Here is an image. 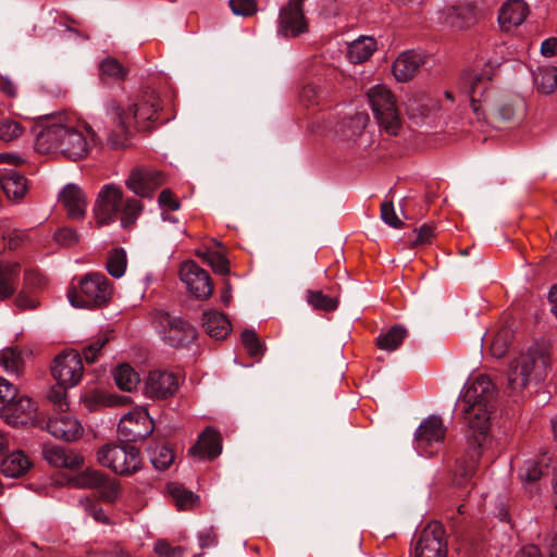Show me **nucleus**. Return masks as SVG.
<instances>
[{
    "mask_svg": "<svg viewBox=\"0 0 557 557\" xmlns=\"http://www.w3.org/2000/svg\"><path fill=\"white\" fill-rule=\"evenodd\" d=\"M495 403V386L487 375L480 374L467 381L459 405L469 425L468 448L457 460L455 483H466L475 472L490 431L491 413Z\"/></svg>",
    "mask_w": 557,
    "mask_h": 557,
    "instance_id": "1",
    "label": "nucleus"
},
{
    "mask_svg": "<svg viewBox=\"0 0 557 557\" xmlns=\"http://www.w3.org/2000/svg\"><path fill=\"white\" fill-rule=\"evenodd\" d=\"M98 143L96 132L86 122L63 112L46 115L36 136L39 152H57L72 161L85 159Z\"/></svg>",
    "mask_w": 557,
    "mask_h": 557,
    "instance_id": "2",
    "label": "nucleus"
},
{
    "mask_svg": "<svg viewBox=\"0 0 557 557\" xmlns=\"http://www.w3.org/2000/svg\"><path fill=\"white\" fill-rule=\"evenodd\" d=\"M461 87L469 94L479 122L518 123L525 115V101L518 96L502 95L491 84V74L468 73L462 77Z\"/></svg>",
    "mask_w": 557,
    "mask_h": 557,
    "instance_id": "3",
    "label": "nucleus"
},
{
    "mask_svg": "<svg viewBox=\"0 0 557 557\" xmlns=\"http://www.w3.org/2000/svg\"><path fill=\"white\" fill-rule=\"evenodd\" d=\"M161 106L159 95L148 91L137 98L127 109L115 100L106 103V112L116 125V131L109 134L107 143L110 148L117 149L125 145L134 129L149 131L158 120Z\"/></svg>",
    "mask_w": 557,
    "mask_h": 557,
    "instance_id": "4",
    "label": "nucleus"
},
{
    "mask_svg": "<svg viewBox=\"0 0 557 557\" xmlns=\"http://www.w3.org/2000/svg\"><path fill=\"white\" fill-rule=\"evenodd\" d=\"M140 200L123 197V190L115 184L103 185L92 209L98 225H109L120 220L122 227L133 225L143 212Z\"/></svg>",
    "mask_w": 557,
    "mask_h": 557,
    "instance_id": "5",
    "label": "nucleus"
},
{
    "mask_svg": "<svg viewBox=\"0 0 557 557\" xmlns=\"http://www.w3.org/2000/svg\"><path fill=\"white\" fill-rule=\"evenodd\" d=\"M550 367V357L539 348H531L515 357L508 366L507 385L513 394L521 393L532 380H541Z\"/></svg>",
    "mask_w": 557,
    "mask_h": 557,
    "instance_id": "6",
    "label": "nucleus"
},
{
    "mask_svg": "<svg viewBox=\"0 0 557 557\" xmlns=\"http://www.w3.org/2000/svg\"><path fill=\"white\" fill-rule=\"evenodd\" d=\"M112 287L108 277L102 273H87L78 283L67 292L70 304L74 308L94 309L109 302Z\"/></svg>",
    "mask_w": 557,
    "mask_h": 557,
    "instance_id": "7",
    "label": "nucleus"
},
{
    "mask_svg": "<svg viewBox=\"0 0 557 557\" xmlns=\"http://www.w3.org/2000/svg\"><path fill=\"white\" fill-rule=\"evenodd\" d=\"M368 98L381 129L388 136H396L401 121L391 91L383 85H375L369 89Z\"/></svg>",
    "mask_w": 557,
    "mask_h": 557,
    "instance_id": "8",
    "label": "nucleus"
},
{
    "mask_svg": "<svg viewBox=\"0 0 557 557\" xmlns=\"http://www.w3.org/2000/svg\"><path fill=\"white\" fill-rule=\"evenodd\" d=\"M98 462L120 475H129L141 465L139 450L132 445L107 444L97 451Z\"/></svg>",
    "mask_w": 557,
    "mask_h": 557,
    "instance_id": "9",
    "label": "nucleus"
},
{
    "mask_svg": "<svg viewBox=\"0 0 557 557\" xmlns=\"http://www.w3.org/2000/svg\"><path fill=\"white\" fill-rule=\"evenodd\" d=\"M154 323L159 336L169 346L185 347L197 337L196 329L180 315L161 311L156 314Z\"/></svg>",
    "mask_w": 557,
    "mask_h": 557,
    "instance_id": "10",
    "label": "nucleus"
},
{
    "mask_svg": "<svg viewBox=\"0 0 557 557\" xmlns=\"http://www.w3.org/2000/svg\"><path fill=\"white\" fill-rule=\"evenodd\" d=\"M84 374L82 355L76 350H64L52 361L51 375L64 388L76 386Z\"/></svg>",
    "mask_w": 557,
    "mask_h": 557,
    "instance_id": "11",
    "label": "nucleus"
},
{
    "mask_svg": "<svg viewBox=\"0 0 557 557\" xmlns=\"http://www.w3.org/2000/svg\"><path fill=\"white\" fill-rule=\"evenodd\" d=\"M153 422L144 407H137L125 413L119 422L117 434L125 442H137L149 436Z\"/></svg>",
    "mask_w": 557,
    "mask_h": 557,
    "instance_id": "12",
    "label": "nucleus"
},
{
    "mask_svg": "<svg viewBox=\"0 0 557 557\" xmlns=\"http://www.w3.org/2000/svg\"><path fill=\"white\" fill-rule=\"evenodd\" d=\"M446 429L437 416L425 419L416 431V446L421 455L432 456L436 453L445 437Z\"/></svg>",
    "mask_w": 557,
    "mask_h": 557,
    "instance_id": "13",
    "label": "nucleus"
},
{
    "mask_svg": "<svg viewBox=\"0 0 557 557\" xmlns=\"http://www.w3.org/2000/svg\"><path fill=\"white\" fill-rule=\"evenodd\" d=\"M305 0H288L278 14L277 33L284 37H297L308 32V21L304 13Z\"/></svg>",
    "mask_w": 557,
    "mask_h": 557,
    "instance_id": "14",
    "label": "nucleus"
},
{
    "mask_svg": "<svg viewBox=\"0 0 557 557\" xmlns=\"http://www.w3.org/2000/svg\"><path fill=\"white\" fill-rule=\"evenodd\" d=\"M447 545L443 525L433 521L422 530L416 546V557H446Z\"/></svg>",
    "mask_w": 557,
    "mask_h": 557,
    "instance_id": "15",
    "label": "nucleus"
},
{
    "mask_svg": "<svg viewBox=\"0 0 557 557\" xmlns=\"http://www.w3.org/2000/svg\"><path fill=\"white\" fill-rule=\"evenodd\" d=\"M180 277L190 294L205 300L212 295L213 286L207 271L194 261H186L181 265Z\"/></svg>",
    "mask_w": 557,
    "mask_h": 557,
    "instance_id": "16",
    "label": "nucleus"
},
{
    "mask_svg": "<svg viewBox=\"0 0 557 557\" xmlns=\"http://www.w3.org/2000/svg\"><path fill=\"white\" fill-rule=\"evenodd\" d=\"M180 386V377L173 372L164 370L150 371L144 387L147 397L164 399L173 396Z\"/></svg>",
    "mask_w": 557,
    "mask_h": 557,
    "instance_id": "17",
    "label": "nucleus"
},
{
    "mask_svg": "<svg viewBox=\"0 0 557 557\" xmlns=\"http://www.w3.org/2000/svg\"><path fill=\"white\" fill-rule=\"evenodd\" d=\"M127 188L140 197H151L154 190L163 184L161 172L146 166L132 170L125 182Z\"/></svg>",
    "mask_w": 557,
    "mask_h": 557,
    "instance_id": "18",
    "label": "nucleus"
},
{
    "mask_svg": "<svg viewBox=\"0 0 557 557\" xmlns=\"http://www.w3.org/2000/svg\"><path fill=\"white\" fill-rule=\"evenodd\" d=\"M34 410L35 404L29 397L16 395L0 409V416L7 423L18 425L26 423Z\"/></svg>",
    "mask_w": 557,
    "mask_h": 557,
    "instance_id": "19",
    "label": "nucleus"
},
{
    "mask_svg": "<svg viewBox=\"0 0 557 557\" xmlns=\"http://www.w3.org/2000/svg\"><path fill=\"white\" fill-rule=\"evenodd\" d=\"M59 201L62 203L71 219L79 220L85 216L87 198L77 185H65L59 194Z\"/></svg>",
    "mask_w": 557,
    "mask_h": 557,
    "instance_id": "20",
    "label": "nucleus"
},
{
    "mask_svg": "<svg viewBox=\"0 0 557 557\" xmlns=\"http://www.w3.org/2000/svg\"><path fill=\"white\" fill-rule=\"evenodd\" d=\"M47 430L55 438L66 442L77 440L83 432L78 420L64 412L58 417L50 418L47 422Z\"/></svg>",
    "mask_w": 557,
    "mask_h": 557,
    "instance_id": "21",
    "label": "nucleus"
},
{
    "mask_svg": "<svg viewBox=\"0 0 557 557\" xmlns=\"http://www.w3.org/2000/svg\"><path fill=\"white\" fill-rule=\"evenodd\" d=\"M42 454L47 462L55 468L77 469L84 463L79 454L59 445H46Z\"/></svg>",
    "mask_w": 557,
    "mask_h": 557,
    "instance_id": "22",
    "label": "nucleus"
},
{
    "mask_svg": "<svg viewBox=\"0 0 557 557\" xmlns=\"http://www.w3.org/2000/svg\"><path fill=\"white\" fill-rule=\"evenodd\" d=\"M424 63V55L418 51H405L393 63V73L397 81L406 82L413 77Z\"/></svg>",
    "mask_w": 557,
    "mask_h": 557,
    "instance_id": "23",
    "label": "nucleus"
},
{
    "mask_svg": "<svg viewBox=\"0 0 557 557\" xmlns=\"http://www.w3.org/2000/svg\"><path fill=\"white\" fill-rule=\"evenodd\" d=\"M528 5L523 0H508L498 14V22L503 29L510 30L523 23L528 15Z\"/></svg>",
    "mask_w": 557,
    "mask_h": 557,
    "instance_id": "24",
    "label": "nucleus"
},
{
    "mask_svg": "<svg viewBox=\"0 0 557 557\" xmlns=\"http://www.w3.org/2000/svg\"><path fill=\"white\" fill-rule=\"evenodd\" d=\"M222 451L220 434L207 428L198 437L197 443L189 449V454L200 458L213 459Z\"/></svg>",
    "mask_w": 557,
    "mask_h": 557,
    "instance_id": "25",
    "label": "nucleus"
},
{
    "mask_svg": "<svg viewBox=\"0 0 557 557\" xmlns=\"http://www.w3.org/2000/svg\"><path fill=\"white\" fill-rule=\"evenodd\" d=\"M434 20L454 28H463L472 20V10L466 4L446 5L436 11Z\"/></svg>",
    "mask_w": 557,
    "mask_h": 557,
    "instance_id": "26",
    "label": "nucleus"
},
{
    "mask_svg": "<svg viewBox=\"0 0 557 557\" xmlns=\"http://www.w3.org/2000/svg\"><path fill=\"white\" fill-rule=\"evenodd\" d=\"M33 467L29 456L23 450H15L7 455L0 465L1 472L7 478H21Z\"/></svg>",
    "mask_w": 557,
    "mask_h": 557,
    "instance_id": "27",
    "label": "nucleus"
},
{
    "mask_svg": "<svg viewBox=\"0 0 557 557\" xmlns=\"http://www.w3.org/2000/svg\"><path fill=\"white\" fill-rule=\"evenodd\" d=\"M202 326L210 337L218 341L224 339L231 332V322L227 317L216 310L203 312Z\"/></svg>",
    "mask_w": 557,
    "mask_h": 557,
    "instance_id": "28",
    "label": "nucleus"
},
{
    "mask_svg": "<svg viewBox=\"0 0 557 557\" xmlns=\"http://www.w3.org/2000/svg\"><path fill=\"white\" fill-rule=\"evenodd\" d=\"M0 185L8 198L15 201L21 200L27 191L26 178L14 170L1 174Z\"/></svg>",
    "mask_w": 557,
    "mask_h": 557,
    "instance_id": "29",
    "label": "nucleus"
},
{
    "mask_svg": "<svg viewBox=\"0 0 557 557\" xmlns=\"http://www.w3.org/2000/svg\"><path fill=\"white\" fill-rule=\"evenodd\" d=\"M549 461L550 458L546 454L524 460L523 465L519 469V475L522 483L527 485L540 480L544 474V470L547 469Z\"/></svg>",
    "mask_w": 557,
    "mask_h": 557,
    "instance_id": "30",
    "label": "nucleus"
},
{
    "mask_svg": "<svg viewBox=\"0 0 557 557\" xmlns=\"http://www.w3.org/2000/svg\"><path fill=\"white\" fill-rule=\"evenodd\" d=\"M376 50V41L372 37H360L348 45L347 58L358 64L367 61Z\"/></svg>",
    "mask_w": 557,
    "mask_h": 557,
    "instance_id": "31",
    "label": "nucleus"
},
{
    "mask_svg": "<svg viewBox=\"0 0 557 557\" xmlns=\"http://www.w3.org/2000/svg\"><path fill=\"white\" fill-rule=\"evenodd\" d=\"M18 274L20 265L16 262H0V298L14 293Z\"/></svg>",
    "mask_w": 557,
    "mask_h": 557,
    "instance_id": "32",
    "label": "nucleus"
},
{
    "mask_svg": "<svg viewBox=\"0 0 557 557\" xmlns=\"http://www.w3.org/2000/svg\"><path fill=\"white\" fill-rule=\"evenodd\" d=\"M533 78L537 90L549 95L557 87V67L539 66L536 72L533 73Z\"/></svg>",
    "mask_w": 557,
    "mask_h": 557,
    "instance_id": "33",
    "label": "nucleus"
},
{
    "mask_svg": "<svg viewBox=\"0 0 557 557\" xmlns=\"http://www.w3.org/2000/svg\"><path fill=\"white\" fill-rule=\"evenodd\" d=\"M168 492L180 510L191 509L198 505L199 497L178 483H169Z\"/></svg>",
    "mask_w": 557,
    "mask_h": 557,
    "instance_id": "34",
    "label": "nucleus"
},
{
    "mask_svg": "<svg viewBox=\"0 0 557 557\" xmlns=\"http://www.w3.org/2000/svg\"><path fill=\"white\" fill-rule=\"evenodd\" d=\"M407 330L400 325H394L377 337V346L387 351L396 350L407 336Z\"/></svg>",
    "mask_w": 557,
    "mask_h": 557,
    "instance_id": "35",
    "label": "nucleus"
},
{
    "mask_svg": "<svg viewBox=\"0 0 557 557\" xmlns=\"http://www.w3.org/2000/svg\"><path fill=\"white\" fill-rule=\"evenodd\" d=\"M113 376L117 387L123 391L132 392L139 383V375L126 363L117 366L113 372Z\"/></svg>",
    "mask_w": 557,
    "mask_h": 557,
    "instance_id": "36",
    "label": "nucleus"
},
{
    "mask_svg": "<svg viewBox=\"0 0 557 557\" xmlns=\"http://www.w3.org/2000/svg\"><path fill=\"white\" fill-rule=\"evenodd\" d=\"M512 332L508 326L502 327L496 334L493 335L490 351L493 357L502 358L508 351L511 339Z\"/></svg>",
    "mask_w": 557,
    "mask_h": 557,
    "instance_id": "37",
    "label": "nucleus"
},
{
    "mask_svg": "<svg viewBox=\"0 0 557 557\" xmlns=\"http://www.w3.org/2000/svg\"><path fill=\"white\" fill-rule=\"evenodd\" d=\"M127 267L126 252L122 248H114L109 252L107 260V270L109 274L115 278L124 275Z\"/></svg>",
    "mask_w": 557,
    "mask_h": 557,
    "instance_id": "38",
    "label": "nucleus"
},
{
    "mask_svg": "<svg viewBox=\"0 0 557 557\" xmlns=\"http://www.w3.org/2000/svg\"><path fill=\"white\" fill-rule=\"evenodd\" d=\"M103 473L95 469H86L73 476L70 483L81 488H98L102 482Z\"/></svg>",
    "mask_w": 557,
    "mask_h": 557,
    "instance_id": "39",
    "label": "nucleus"
},
{
    "mask_svg": "<svg viewBox=\"0 0 557 557\" xmlns=\"http://www.w3.org/2000/svg\"><path fill=\"white\" fill-rule=\"evenodd\" d=\"M149 456L154 468L159 470L166 469L174 461L173 451L164 445H159L153 448H150Z\"/></svg>",
    "mask_w": 557,
    "mask_h": 557,
    "instance_id": "40",
    "label": "nucleus"
},
{
    "mask_svg": "<svg viewBox=\"0 0 557 557\" xmlns=\"http://www.w3.org/2000/svg\"><path fill=\"white\" fill-rule=\"evenodd\" d=\"M0 367L9 373L18 374L22 367L21 354L14 348L0 350Z\"/></svg>",
    "mask_w": 557,
    "mask_h": 557,
    "instance_id": "41",
    "label": "nucleus"
},
{
    "mask_svg": "<svg viewBox=\"0 0 557 557\" xmlns=\"http://www.w3.org/2000/svg\"><path fill=\"white\" fill-rule=\"evenodd\" d=\"M307 301L314 309H321L325 311L334 310L337 307V300L324 295L322 292L309 290L307 293Z\"/></svg>",
    "mask_w": 557,
    "mask_h": 557,
    "instance_id": "42",
    "label": "nucleus"
},
{
    "mask_svg": "<svg viewBox=\"0 0 557 557\" xmlns=\"http://www.w3.org/2000/svg\"><path fill=\"white\" fill-rule=\"evenodd\" d=\"M97 490H99L101 498L108 503L115 502L121 495L119 482L106 475H103L102 482L99 484Z\"/></svg>",
    "mask_w": 557,
    "mask_h": 557,
    "instance_id": "43",
    "label": "nucleus"
},
{
    "mask_svg": "<svg viewBox=\"0 0 557 557\" xmlns=\"http://www.w3.org/2000/svg\"><path fill=\"white\" fill-rule=\"evenodd\" d=\"M202 259L213 269L215 273L225 275L230 272L228 261L220 252H205L202 253Z\"/></svg>",
    "mask_w": 557,
    "mask_h": 557,
    "instance_id": "44",
    "label": "nucleus"
},
{
    "mask_svg": "<svg viewBox=\"0 0 557 557\" xmlns=\"http://www.w3.org/2000/svg\"><path fill=\"white\" fill-rule=\"evenodd\" d=\"M24 128L15 121L5 119L0 122V139L12 141L23 134Z\"/></svg>",
    "mask_w": 557,
    "mask_h": 557,
    "instance_id": "45",
    "label": "nucleus"
},
{
    "mask_svg": "<svg viewBox=\"0 0 557 557\" xmlns=\"http://www.w3.org/2000/svg\"><path fill=\"white\" fill-rule=\"evenodd\" d=\"M109 341H110V336L108 334H104V335H100L94 342H91L89 345H87L83 349V356H84L85 360L88 363L94 362L97 359L100 351L102 350V348L107 345V343Z\"/></svg>",
    "mask_w": 557,
    "mask_h": 557,
    "instance_id": "46",
    "label": "nucleus"
},
{
    "mask_svg": "<svg viewBox=\"0 0 557 557\" xmlns=\"http://www.w3.org/2000/svg\"><path fill=\"white\" fill-rule=\"evenodd\" d=\"M100 73L101 76L123 78L125 75V70L115 59L107 58L100 63Z\"/></svg>",
    "mask_w": 557,
    "mask_h": 557,
    "instance_id": "47",
    "label": "nucleus"
},
{
    "mask_svg": "<svg viewBox=\"0 0 557 557\" xmlns=\"http://www.w3.org/2000/svg\"><path fill=\"white\" fill-rule=\"evenodd\" d=\"M230 7L235 15L244 17L255 14L258 10L255 0H230Z\"/></svg>",
    "mask_w": 557,
    "mask_h": 557,
    "instance_id": "48",
    "label": "nucleus"
},
{
    "mask_svg": "<svg viewBox=\"0 0 557 557\" xmlns=\"http://www.w3.org/2000/svg\"><path fill=\"white\" fill-rule=\"evenodd\" d=\"M242 342L250 356L256 357L262 354V345L253 331L245 330L242 333Z\"/></svg>",
    "mask_w": 557,
    "mask_h": 557,
    "instance_id": "49",
    "label": "nucleus"
},
{
    "mask_svg": "<svg viewBox=\"0 0 557 557\" xmlns=\"http://www.w3.org/2000/svg\"><path fill=\"white\" fill-rule=\"evenodd\" d=\"M381 219L384 223L394 228H400L403 226L401 220L395 212V207L392 201H384L381 205Z\"/></svg>",
    "mask_w": 557,
    "mask_h": 557,
    "instance_id": "50",
    "label": "nucleus"
},
{
    "mask_svg": "<svg viewBox=\"0 0 557 557\" xmlns=\"http://www.w3.org/2000/svg\"><path fill=\"white\" fill-rule=\"evenodd\" d=\"M154 553L159 557H184V548L181 546H171L164 540H158L154 544Z\"/></svg>",
    "mask_w": 557,
    "mask_h": 557,
    "instance_id": "51",
    "label": "nucleus"
},
{
    "mask_svg": "<svg viewBox=\"0 0 557 557\" xmlns=\"http://www.w3.org/2000/svg\"><path fill=\"white\" fill-rule=\"evenodd\" d=\"M66 389L67 388L58 385V387L52 388L49 393L50 401L55 406L60 413H63L69 409Z\"/></svg>",
    "mask_w": 557,
    "mask_h": 557,
    "instance_id": "52",
    "label": "nucleus"
},
{
    "mask_svg": "<svg viewBox=\"0 0 557 557\" xmlns=\"http://www.w3.org/2000/svg\"><path fill=\"white\" fill-rule=\"evenodd\" d=\"M46 284H47V280L44 276V274H41L40 272L28 271L25 273V285L28 289H30V290L40 289L44 286H46Z\"/></svg>",
    "mask_w": 557,
    "mask_h": 557,
    "instance_id": "53",
    "label": "nucleus"
},
{
    "mask_svg": "<svg viewBox=\"0 0 557 557\" xmlns=\"http://www.w3.org/2000/svg\"><path fill=\"white\" fill-rule=\"evenodd\" d=\"M55 240L63 246H71L78 239L76 231L67 227L60 228L55 235Z\"/></svg>",
    "mask_w": 557,
    "mask_h": 557,
    "instance_id": "54",
    "label": "nucleus"
},
{
    "mask_svg": "<svg viewBox=\"0 0 557 557\" xmlns=\"http://www.w3.org/2000/svg\"><path fill=\"white\" fill-rule=\"evenodd\" d=\"M159 206L162 210H177L180 208L178 201L174 198L169 189H163L159 195Z\"/></svg>",
    "mask_w": 557,
    "mask_h": 557,
    "instance_id": "55",
    "label": "nucleus"
},
{
    "mask_svg": "<svg viewBox=\"0 0 557 557\" xmlns=\"http://www.w3.org/2000/svg\"><path fill=\"white\" fill-rule=\"evenodd\" d=\"M0 91L8 97L15 98L18 94V88L16 83L10 76L2 75L0 77Z\"/></svg>",
    "mask_w": 557,
    "mask_h": 557,
    "instance_id": "56",
    "label": "nucleus"
},
{
    "mask_svg": "<svg viewBox=\"0 0 557 557\" xmlns=\"http://www.w3.org/2000/svg\"><path fill=\"white\" fill-rule=\"evenodd\" d=\"M16 388L8 380L0 377V400L9 401L16 397Z\"/></svg>",
    "mask_w": 557,
    "mask_h": 557,
    "instance_id": "57",
    "label": "nucleus"
},
{
    "mask_svg": "<svg viewBox=\"0 0 557 557\" xmlns=\"http://www.w3.org/2000/svg\"><path fill=\"white\" fill-rule=\"evenodd\" d=\"M82 505L85 506V510L96 520V521H99V522H106L107 521V517L104 515V511L103 509L98 506L97 504L95 503H91L89 500H82L81 502Z\"/></svg>",
    "mask_w": 557,
    "mask_h": 557,
    "instance_id": "58",
    "label": "nucleus"
},
{
    "mask_svg": "<svg viewBox=\"0 0 557 557\" xmlns=\"http://www.w3.org/2000/svg\"><path fill=\"white\" fill-rule=\"evenodd\" d=\"M416 238L413 240L414 245H424L431 242L433 237V230L429 225H423L418 230H414Z\"/></svg>",
    "mask_w": 557,
    "mask_h": 557,
    "instance_id": "59",
    "label": "nucleus"
},
{
    "mask_svg": "<svg viewBox=\"0 0 557 557\" xmlns=\"http://www.w3.org/2000/svg\"><path fill=\"white\" fill-rule=\"evenodd\" d=\"M541 53L544 57H553L557 54V38L550 37L545 39L541 45Z\"/></svg>",
    "mask_w": 557,
    "mask_h": 557,
    "instance_id": "60",
    "label": "nucleus"
},
{
    "mask_svg": "<svg viewBox=\"0 0 557 557\" xmlns=\"http://www.w3.org/2000/svg\"><path fill=\"white\" fill-rule=\"evenodd\" d=\"M96 557H132L131 554L121 546L111 547L97 554Z\"/></svg>",
    "mask_w": 557,
    "mask_h": 557,
    "instance_id": "61",
    "label": "nucleus"
},
{
    "mask_svg": "<svg viewBox=\"0 0 557 557\" xmlns=\"http://www.w3.org/2000/svg\"><path fill=\"white\" fill-rule=\"evenodd\" d=\"M199 543L202 548L215 545L216 536L212 530H206L199 535Z\"/></svg>",
    "mask_w": 557,
    "mask_h": 557,
    "instance_id": "62",
    "label": "nucleus"
},
{
    "mask_svg": "<svg viewBox=\"0 0 557 557\" xmlns=\"http://www.w3.org/2000/svg\"><path fill=\"white\" fill-rule=\"evenodd\" d=\"M515 557H542V555L537 546L528 545L517 552Z\"/></svg>",
    "mask_w": 557,
    "mask_h": 557,
    "instance_id": "63",
    "label": "nucleus"
},
{
    "mask_svg": "<svg viewBox=\"0 0 557 557\" xmlns=\"http://www.w3.org/2000/svg\"><path fill=\"white\" fill-rule=\"evenodd\" d=\"M315 96H317V87L311 84L305 86L300 92V98L308 104L313 101Z\"/></svg>",
    "mask_w": 557,
    "mask_h": 557,
    "instance_id": "64",
    "label": "nucleus"
}]
</instances>
